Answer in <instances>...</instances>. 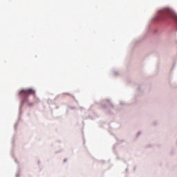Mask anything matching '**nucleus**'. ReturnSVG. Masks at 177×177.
Returning <instances> with one entry per match:
<instances>
[{
  "label": "nucleus",
  "instance_id": "nucleus-1",
  "mask_svg": "<svg viewBox=\"0 0 177 177\" xmlns=\"http://www.w3.org/2000/svg\"><path fill=\"white\" fill-rule=\"evenodd\" d=\"M167 17H172V19H174L177 21V15L169 8H165L160 11V18L161 20H165Z\"/></svg>",
  "mask_w": 177,
  "mask_h": 177
},
{
  "label": "nucleus",
  "instance_id": "nucleus-2",
  "mask_svg": "<svg viewBox=\"0 0 177 177\" xmlns=\"http://www.w3.org/2000/svg\"><path fill=\"white\" fill-rule=\"evenodd\" d=\"M19 95L21 96V97L24 98L22 101L23 102H27L30 95H33V96H35V90L32 88L22 89L19 91Z\"/></svg>",
  "mask_w": 177,
  "mask_h": 177
},
{
  "label": "nucleus",
  "instance_id": "nucleus-3",
  "mask_svg": "<svg viewBox=\"0 0 177 177\" xmlns=\"http://www.w3.org/2000/svg\"><path fill=\"white\" fill-rule=\"evenodd\" d=\"M28 106H32V103L28 104Z\"/></svg>",
  "mask_w": 177,
  "mask_h": 177
}]
</instances>
